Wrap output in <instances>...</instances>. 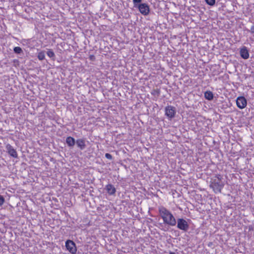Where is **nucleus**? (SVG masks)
I'll list each match as a JSON object with an SVG mask.
<instances>
[{"label":"nucleus","mask_w":254,"mask_h":254,"mask_svg":"<svg viewBox=\"0 0 254 254\" xmlns=\"http://www.w3.org/2000/svg\"><path fill=\"white\" fill-rule=\"evenodd\" d=\"M159 213L165 224L170 226L176 225V220L173 214L168 209L163 206H161L159 208Z\"/></svg>","instance_id":"obj_1"},{"label":"nucleus","mask_w":254,"mask_h":254,"mask_svg":"<svg viewBox=\"0 0 254 254\" xmlns=\"http://www.w3.org/2000/svg\"><path fill=\"white\" fill-rule=\"evenodd\" d=\"M137 8L139 12L143 15L146 16L148 15L150 12L149 6L147 3H142L138 4L135 7Z\"/></svg>","instance_id":"obj_2"},{"label":"nucleus","mask_w":254,"mask_h":254,"mask_svg":"<svg viewBox=\"0 0 254 254\" xmlns=\"http://www.w3.org/2000/svg\"><path fill=\"white\" fill-rule=\"evenodd\" d=\"M177 227L181 230L187 231L189 226L186 220L183 218H179L177 220Z\"/></svg>","instance_id":"obj_3"},{"label":"nucleus","mask_w":254,"mask_h":254,"mask_svg":"<svg viewBox=\"0 0 254 254\" xmlns=\"http://www.w3.org/2000/svg\"><path fill=\"white\" fill-rule=\"evenodd\" d=\"M65 247L67 250L72 254H74L76 252V247L75 243L71 240H67L65 242Z\"/></svg>","instance_id":"obj_4"},{"label":"nucleus","mask_w":254,"mask_h":254,"mask_svg":"<svg viewBox=\"0 0 254 254\" xmlns=\"http://www.w3.org/2000/svg\"><path fill=\"white\" fill-rule=\"evenodd\" d=\"M236 104L237 107L241 109H243L245 108L247 105V101L246 98L243 96L238 97L236 100Z\"/></svg>","instance_id":"obj_5"},{"label":"nucleus","mask_w":254,"mask_h":254,"mask_svg":"<svg viewBox=\"0 0 254 254\" xmlns=\"http://www.w3.org/2000/svg\"><path fill=\"white\" fill-rule=\"evenodd\" d=\"M176 114L175 107L171 106H168L165 108V115L170 119L174 117Z\"/></svg>","instance_id":"obj_6"},{"label":"nucleus","mask_w":254,"mask_h":254,"mask_svg":"<svg viewBox=\"0 0 254 254\" xmlns=\"http://www.w3.org/2000/svg\"><path fill=\"white\" fill-rule=\"evenodd\" d=\"M224 184L222 182H214L211 184V187L213 188L215 192H220L223 188Z\"/></svg>","instance_id":"obj_7"},{"label":"nucleus","mask_w":254,"mask_h":254,"mask_svg":"<svg viewBox=\"0 0 254 254\" xmlns=\"http://www.w3.org/2000/svg\"><path fill=\"white\" fill-rule=\"evenodd\" d=\"M240 54L241 57L245 60L249 59L250 57L249 51L247 48L245 46H243V47L240 48Z\"/></svg>","instance_id":"obj_8"},{"label":"nucleus","mask_w":254,"mask_h":254,"mask_svg":"<svg viewBox=\"0 0 254 254\" xmlns=\"http://www.w3.org/2000/svg\"><path fill=\"white\" fill-rule=\"evenodd\" d=\"M6 148L7 151L8 153L12 157L14 158H17L18 157L17 153L15 149L10 145V144H7L6 146Z\"/></svg>","instance_id":"obj_9"},{"label":"nucleus","mask_w":254,"mask_h":254,"mask_svg":"<svg viewBox=\"0 0 254 254\" xmlns=\"http://www.w3.org/2000/svg\"><path fill=\"white\" fill-rule=\"evenodd\" d=\"M106 189L107 192L110 195H113L115 193L116 190L113 185L111 184H108L106 186Z\"/></svg>","instance_id":"obj_10"},{"label":"nucleus","mask_w":254,"mask_h":254,"mask_svg":"<svg viewBox=\"0 0 254 254\" xmlns=\"http://www.w3.org/2000/svg\"><path fill=\"white\" fill-rule=\"evenodd\" d=\"M77 146L81 149L83 150L85 147V141L82 139H78L76 141Z\"/></svg>","instance_id":"obj_11"},{"label":"nucleus","mask_w":254,"mask_h":254,"mask_svg":"<svg viewBox=\"0 0 254 254\" xmlns=\"http://www.w3.org/2000/svg\"><path fill=\"white\" fill-rule=\"evenodd\" d=\"M204 97L206 99L211 101L213 99L214 95L213 93L210 91H206L204 93Z\"/></svg>","instance_id":"obj_12"},{"label":"nucleus","mask_w":254,"mask_h":254,"mask_svg":"<svg viewBox=\"0 0 254 254\" xmlns=\"http://www.w3.org/2000/svg\"><path fill=\"white\" fill-rule=\"evenodd\" d=\"M66 143L69 146H73L75 144V139L70 136L66 138Z\"/></svg>","instance_id":"obj_13"},{"label":"nucleus","mask_w":254,"mask_h":254,"mask_svg":"<svg viewBox=\"0 0 254 254\" xmlns=\"http://www.w3.org/2000/svg\"><path fill=\"white\" fill-rule=\"evenodd\" d=\"M45 53L43 51L39 52L38 54V58L40 61H42L45 59Z\"/></svg>","instance_id":"obj_14"},{"label":"nucleus","mask_w":254,"mask_h":254,"mask_svg":"<svg viewBox=\"0 0 254 254\" xmlns=\"http://www.w3.org/2000/svg\"><path fill=\"white\" fill-rule=\"evenodd\" d=\"M47 54L48 57H49L50 58H53L55 57V53L51 49L48 50V51H47Z\"/></svg>","instance_id":"obj_15"},{"label":"nucleus","mask_w":254,"mask_h":254,"mask_svg":"<svg viewBox=\"0 0 254 254\" xmlns=\"http://www.w3.org/2000/svg\"><path fill=\"white\" fill-rule=\"evenodd\" d=\"M205 1L210 6H213L215 3V0H205Z\"/></svg>","instance_id":"obj_16"},{"label":"nucleus","mask_w":254,"mask_h":254,"mask_svg":"<svg viewBox=\"0 0 254 254\" xmlns=\"http://www.w3.org/2000/svg\"><path fill=\"white\" fill-rule=\"evenodd\" d=\"M13 51L16 54H20L22 52V49L19 47H15Z\"/></svg>","instance_id":"obj_17"},{"label":"nucleus","mask_w":254,"mask_h":254,"mask_svg":"<svg viewBox=\"0 0 254 254\" xmlns=\"http://www.w3.org/2000/svg\"><path fill=\"white\" fill-rule=\"evenodd\" d=\"M142 0H132L134 7H136L141 2Z\"/></svg>","instance_id":"obj_18"},{"label":"nucleus","mask_w":254,"mask_h":254,"mask_svg":"<svg viewBox=\"0 0 254 254\" xmlns=\"http://www.w3.org/2000/svg\"><path fill=\"white\" fill-rule=\"evenodd\" d=\"M5 199L3 196L0 195V206H1L4 202Z\"/></svg>","instance_id":"obj_19"},{"label":"nucleus","mask_w":254,"mask_h":254,"mask_svg":"<svg viewBox=\"0 0 254 254\" xmlns=\"http://www.w3.org/2000/svg\"><path fill=\"white\" fill-rule=\"evenodd\" d=\"M105 157L106 158L108 159H112V156L109 154V153H106L105 154Z\"/></svg>","instance_id":"obj_20"},{"label":"nucleus","mask_w":254,"mask_h":254,"mask_svg":"<svg viewBox=\"0 0 254 254\" xmlns=\"http://www.w3.org/2000/svg\"><path fill=\"white\" fill-rule=\"evenodd\" d=\"M250 31L252 33H254V25H253L250 29Z\"/></svg>","instance_id":"obj_21"},{"label":"nucleus","mask_w":254,"mask_h":254,"mask_svg":"<svg viewBox=\"0 0 254 254\" xmlns=\"http://www.w3.org/2000/svg\"><path fill=\"white\" fill-rule=\"evenodd\" d=\"M216 177H217V178L218 179V180L220 182H221V178H222V177H221V176L220 175H217V176H216Z\"/></svg>","instance_id":"obj_22"},{"label":"nucleus","mask_w":254,"mask_h":254,"mask_svg":"<svg viewBox=\"0 0 254 254\" xmlns=\"http://www.w3.org/2000/svg\"><path fill=\"white\" fill-rule=\"evenodd\" d=\"M169 254H175L174 252H170Z\"/></svg>","instance_id":"obj_23"}]
</instances>
